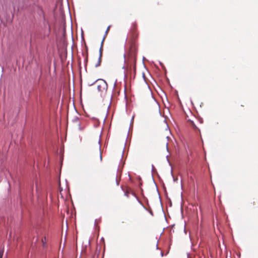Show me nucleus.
Returning <instances> with one entry per match:
<instances>
[{
	"label": "nucleus",
	"mask_w": 258,
	"mask_h": 258,
	"mask_svg": "<svg viewBox=\"0 0 258 258\" xmlns=\"http://www.w3.org/2000/svg\"><path fill=\"white\" fill-rule=\"evenodd\" d=\"M110 27V26H109L107 27V29H106V32H105V36H104L105 37H106V35L107 34V33H108V31H109Z\"/></svg>",
	"instance_id": "423d86ee"
},
{
	"label": "nucleus",
	"mask_w": 258,
	"mask_h": 258,
	"mask_svg": "<svg viewBox=\"0 0 258 258\" xmlns=\"http://www.w3.org/2000/svg\"><path fill=\"white\" fill-rule=\"evenodd\" d=\"M188 121L189 123V125H191L193 127L194 129H195V130H199L198 128L197 127V126L195 124L194 121L189 119V120H188Z\"/></svg>",
	"instance_id": "20e7f679"
},
{
	"label": "nucleus",
	"mask_w": 258,
	"mask_h": 258,
	"mask_svg": "<svg viewBox=\"0 0 258 258\" xmlns=\"http://www.w3.org/2000/svg\"><path fill=\"white\" fill-rule=\"evenodd\" d=\"M4 251L2 250L0 251V258H3Z\"/></svg>",
	"instance_id": "0eeeda50"
},
{
	"label": "nucleus",
	"mask_w": 258,
	"mask_h": 258,
	"mask_svg": "<svg viewBox=\"0 0 258 258\" xmlns=\"http://www.w3.org/2000/svg\"><path fill=\"white\" fill-rule=\"evenodd\" d=\"M96 83L98 91L103 92L107 90L108 85L107 83L104 80H98Z\"/></svg>",
	"instance_id": "f03ea898"
},
{
	"label": "nucleus",
	"mask_w": 258,
	"mask_h": 258,
	"mask_svg": "<svg viewBox=\"0 0 258 258\" xmlns=\"http://www.w3.org/2000/svg\"><path fill=\"white\" fill-rule=\"evenodd\" d=\"M99 256V253H97V254H95L94 256H93V258H98Z\"/></svg>",
	"instance_id": "6e6552de"
},
{
	"label": "nucleus",
	"mask_w": 258,
	"mask_h": 258,
	"mask_svg": "<svg viewBox=\"0 0 258 258\" xmlns=\"http://www.w3.org/2000/svg\"><path fill=\"white\" fill-rule=\"evenodd\" d=\"M45 240H46V238L45 237H44V239H42V242L43 243V244L44 243Z\"/></svg>",
	"instance_id": "1a4fd4ad"
},
{
	"label": "nucleus",
	"mask_w": 258,
	"mask_h": 258,
	"mask_svg": "<svg viewBox=\"0 0 258 258\" xmlns=\"http://www.w3.org/2000/svg\"><path fill=\"white\" fill-rule=\"evenodd\" d=\"M137 24L136 22L133 23L131 30V38L128 40L129 48L126 54L124 55L125 63L127 67H131L133 65L135 69L137 59V47L135 40L138 37Z\"/></svg>",
	"instance_id": "f257e3e1"
},
{
	"label": "nucleus",
	"mask_w": 258,
	"mask_h": 258,
	"mask_svg": "<svg viewBox=\"0 0 258 258\" xmlns=\"http://www.w3.org/2000/svg\"><path fill=\"white\" fill-rule=\"evenodd\" d=\"M165 146H166V148L167 149V147H168V143H165Z\"/></svg>",
	"instance_id": "9d476101"
},
{
	"label": "nucleus",
	"mask_w": 258,
	"mask_h": 258,
	"mask_svg": "<svg viewBox=\"0 0 258 258\" xmlns=\"http://www.w3.org/2000/svg\"><path fill=\"white\" fill-rule=\"evenodd\" d=\"M161 256H163V252H161Z\"/></svg>",
	"instance_id": "9b49d317"
},
{
	"label": "nucleus",
	"mask_w": 258,
	"mask_h": 258,
	"mask_svg": "<svg viewBox=\"0 0 258 258\" xmlns=\"http://www.w3.org/2000/svg\"><path fill=\"white\" fill-rule=\"evenodd\" d=\"M104 39H105V37H104V38H103V40L101 42V46H100V48L99 49V53H100L99 58L98 59V63L96 64V67L99 66L100 64L101 61V57L102 55V51H103V42L104 41Z\"/></svg>",
	"instance_id": "7ed1b4c3"
},
{
	"label": "nucleus",
	"mask_w": 258,
	"mask_h": 258,
	"mask_svg": "<svg viewBox=\"0 0 258 258\" xmlns=\"http://www.w3.org/2000/svg\"><path fill=\"white\" fill-rule=\"evenodd\" d=\"M97 154H98V155L99 158V160L100 162H101L102 161V153L101 152V151L100 149L97 151Z\"/></svg>",
	"instance_id": "39448f33"
}]
</instances>
